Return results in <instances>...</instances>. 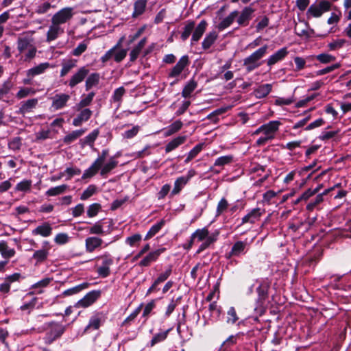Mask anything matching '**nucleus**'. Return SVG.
Instances as JSON below:
<instances>
[{
	"label": "nucleus",
	"instance_id": "47",
	"mask_svg": "<svg viewBox=\"0 0 351 351\" xmlns=\"http://www.w3.org/2000/svg\"><path fill=\"white\" fill-rule=\"evenodd\" d=\"M125 37L122 36L119 40L117 42V43L110 49H109L108 51L106 52V53L101 57V61L103 63L107 62L108 60L112 58V54L114 52V51L117 49H119L121 46V44L124 40Z\"/></svg>",
	"mask_w": 351,
	"mask_h": 351
},
{
	"label": "nucleus",
	"instance_id": "16",
	"mask_svg": "<svg viewBox=\"0 0 351 351\" xmlns=\"http://www.w3.org/2000/svg\"><path fill=\"white\" fill-rule=\"evenodd\" d=\"M89 70L86 66L80 67L70 78L69 86L71 88L75 87L78 84L82 82L86 75L88 74Z\"/></svg>",
	"mask_w": 351,
	"mask_h": 351
},
{
	"label": "nucleus",
	"instance_id": "48",
	"mask_svg": "<svg viewBox=\"0 0 351 351\" xmlns=\"http://www.w3.org/2000/svg\"><path fill=\"white\" fill-rule=\"evenodd\" d=\"M197 86V82L194 80H191L183 88L182 91V96L184 98L190 97L191 93L195 90Z\"/></svg>",
	"mask_w": 351,
	"mask_h": 351
},
{
	"label": "nucleus",
	"instance_id": "5",
	"mask_svg": "<svg viewBox=\"0 0 351 351\" xmlns=\"http://www.w3.org/2000/svg\"><path fill=\"white\" fill-rule=\"evenodd\" d=\"M95 268L99 277L106 278L111 273L110 267L114 264V258L108 252H105L103 254L95 258Z\"/></svg>",
	"mask_w": 351,
	"mask_h": 351
},
{
	"label": "nucleus",
	"instance_id": "43",
	"mask_svg": "<svg viewBox=\"0 0 351 351\" xmlns=\"http://www.w3.org/2000/svg\"><path fill=\"white\" fill-rule=\"evenodd\" d=\"M125 93V89L123 86H120L116 88L114 90V93L112 95L110 101L112 103H116L117 104V108H119L122 101V97Z\"/></svg>",
	"mask_w": 351,
	"mask_h": 351
},
{
	"label": "nucleus",
	"instance_id": "1",
	"mask_svg": "<svg viewBox=\"0 0 351 351\" xmlns=\"http://www.w3.org/2000/svg\"><path fill=\"white\" fill-rule=\"evenodd\" d=\"M108 154L109 150L108 149H102L92 165L84 171L82 179H90L98 172H99L101 176L106 177L118 165V160L114 156H110L107 159Z\"/></svg>",
	"mask_w": 351,
	"mask_h": 351
},
{
	"label": "nucleus",
	"instance_id": "60",
	"mask_svg": "<svg viewBox=\"0 0 351 351\" xmlns=\"http://www.w3.org/2000/svg\"><path fill=\"white\" fill-rule=\"evenodd\" d=\"M195 23L190 21L184 26V30L181 34V38L182 40H186L191 34V32L194 29Z\"/></svg>",
	"mask_w": 351,
	"mask_h": 351
},
{
	"label": "nucleus",
	"instance_id": "20",
	"mask_svg": "<svg viewBox=\"0 0 351 351\" xmlns=\"http://www.w3.org/2000/svg\"><path fill=\"white\" fill-rule=\"evenodd\" d=\"M165 248L158 249L154 251L150 252L145 256L138 263L140 267H148L152 263L157 261L160 254L164 252Z\"/></svg>",
	"mask_w": 351,
	"mask_h": 351
},
{
	"label": "nucleus",
	"instance_id": "7",
	"mask_svg": "<svg viewBox=\"0 0 351 351\" xmlns=\"http://www.w3.org/2000/svg\"><path fill=\"white\" fill-rule=\"evenodd\" d=\"M269 289V284L266 281L261 282L258 287L256 288L258 297L256 300L254 311L260 316L263 315L265 312V302L268 298Z\"/></svg>",
	"mask_w": 351,
	"mask_h": 351
},
{
	"label": "nucleus",
	"instance_id": "3",
	"mask_svg": "<svg viewBox=\"0 0 351 351\" xmlns=\"http://www.w3.org/2000/svg\"><path fill=\"white\" fill-rule=\"evenodd\" d=\"M219 234V232L218 230L210 233L207 227L197 229L191 236L195 241L202 242L199 246L196 254H200L211 244L214 243L217 240Z\"/></svg>",
	"mask_w": 351,
	"mask_h": 351
},
{
	"label": "nucleus",
	"instance_id": "23",
	"mask_svg": "<svg viewBox=\"0 0 351 351\" xmlns=\"http://www.w3.org/2000/svg\"><path fill=\"white\" fill-rule=\"evenodd\" d=\"M51 282V278H43L38 282L32 285L31 289L32 291L28 292L26 296L32 295L35 294H41L44 293V289L46 288L49 283Z\"/></svg>",
	"mask_w": 351,
	"mask_h": 351
},
{
	"label": "nucleus",
	"instance_id": "58",
	"mask_svg": "<svg viewBox=\"0 0 351 351\" xmlns=\"http://www.w3.org/2000/svg\"><path fill=\"white\" fill-rule=\"evenodd\" d=\"M88 284L86 282L80 284L77 286H75L74 287H72L71 289H66L64 291L63 294L64 295H71L73 294H76L79 293L80 291H82L83 289H85L88 287Z\"/></svg>",
	"mask_w": 351,
	"mask_h": 351
},
{
	"label": "nucleus",
	"instance_id": "22",
	"mask_svg": "<svg viewBox=\"0 0 351 351\" xmlns=\"http://www.w3.org/2000/svg\"><path fill=\"white\" fill-rule=\"evenodd\" d=\"M247 243L246 241H239L235 242L230 252L227 255V258L232 256H240L241 255L245 254L246 252V248Z\"/></svg>",
	"mask_w": 351,
	"mask_h": 351
},
{
	"label": "nucleus",
	"instance_id": "46",
	"mask_svg": "<svg viewBox=\"0 0 351 351\" xmlns=\"http://www.w3.org/2000/svg\"><path fill=\"white\" fill-rule=\"evenodd\" d=\"M95 97V93L90 92L86 95H82V99L80 102L76 105V110H80L82 108H84L88 106H89Z\"/></svg>",
	"mask_w": 351,
	"mask_h": 351
},
{
	"label": "nucleus",
	"instance_id": "14",
	"mask_svg": "<svg viewBox=\"0 0 351 351\" xmlns=\"http://www.w3.org/2000/svg\"><path fill=\"white\" fill-rule=\"evenodd\" d=\"M51 247L49 242L45 241L43 243L42 248L34 252L32 258L35 260L36 265L45 262L48 258Z\"/></svg>",
	"mask_w": 351,
	"mask_h": 351
},
{
	"label": "nucleus",
	"instance_id": "10",
	"mask_svg": "<svg viewBox=\"0 0 351 351\" xmlns=\"http://www.w3.org/2000/svg\"><path fill=\"white\" fill-rule=\"evenodd\" d=\"M195 174L196 171L194 169H189L186 176H180L176 178L174 182L173 189L171 192V196L179 194Z\"/></svg>",
	"mask_w": 351,
	"mask_h": 351
},
{
	"label": "nucleus",
	"instance_id": "53",
	"mask_svg": "<svg viewBox=\"0 0 351 351\" xmlns=\"http://www.w3.org/2000/svg\"><path fill=\"white\" fill-rule=\"evenodd\" d=\"M217 34L215 32H210L204 38L202 42V47L204 49H209L211 45L214 43L215 40L217 39Z\"/></svg>",
	"mask_w": 351,
	"mask_h": 351
},
{
	"label": "nucleus",
	"instance_id": "36",
	"mask_svg": "<svg viewBox=\"0 0 351 351\" xmlns=\"http://www.w3.org/2000/svg\"><path fill=\"white\" fill-rule=\"evenodd\" d=\"M147 0H136L134 3V11L132 14L133 18L142 15L146 9Z\"/></svg>",
	"mask_w": 351,
	"mask_h": 351
},
{
	"label": "nucleus",
	"instance_id": "27",
	"mask_svg": "<svg viewBox=\"0 0 351 351\" xmlns=\"http://www.w3.org/2000/svg\"><path fill=\"white\" fill-rule=\"evenodd\" d=\"M187 136L185 135L178 136L171 140L165 146V152L169 153L176 149H177L179 146L184 144L186 141Z\"/></svg>",
	"mask_w": 351,
	"mask_h": 351
},
{
	"label": "nucleus",
	"instance_id": "56",
	"mask_svg": "<svg viewBox=\"0 0 351 351\" xmlns=\"http://www.w3.org/2000/svg\"><path fill=\"white\" fill-rule=\"evenodd\" d=\"M170 329H168L165 331L158 332L156 334L152 339L150 341V346H154L155 344L163 341L167 337L169 332Z\"/></svg>",
	"mask_w": 351,
	"mask_h": 351
},
{
	"label": "nucleus",
	"instance_id": "8",
	"mask_svg": "<svg viewBox=\"0 0 351 351\" xmlns=\"http://www.w3.org/2000/svg\"><path fill=\"white\" fill-rule=\"evenodd\" d=\"M332 3L328 0H319L317 3L311 4L306 12L308 19L319 18L331 10Z\"/></svg>",
	"mask_w": 351,
	"mask_h": 351
},
{
	"label": "nucleus",
	"instance_id": "39",
	"mask_svg": "<svg viewBox=\"0 0 351 351\" xmlns=\"http://www.w3.org/2000/svg\"><path fill=\"white\" fill-rule=\"evenodd\" d=\"M146 44V38H143L131 50L130 53V60L131 62L135 61L141 53L143 48Z\"/></svg>",
	"mask_w": 351,
	"mask_h": 351
},
{
	"label": "nucleus",
	"instance_id": "12",
	"mask_svg": "<svg viewBox=\"0 0 351 351\" xmlns=\"http://www.w3.org/2000/svg\"><path fill=\"white\" fill-rule=\"evenodd\" d=\"M101 296V291L93 290L87 293L81 300L75 304V308H87L95 303Z\"/></svg>",
	"mask_w": 351,
	"mask_h": 351
},
{
	"label": "nucleus",
	"instance_id": "41",
	"mask_svg": "<svg viewBox=\"0 0 351 351\" xmlns=\"http://www.w3.org/2000/svg\"><path fill=\"white\" fill-rule=\"evenodd\" d=\"M272 86L270 84H265L259 86L255 90L254 93L257 98H264L267 96L271 91Z\"/></svg>",
	"mask_w": 351,
	"mask_h": 351
},
{
	"label": "nucleus",
	"instance_id": "55",
	"mask_svg": "<svg viewBox=\"0 0 351 351\" xmlns=\"http://www.w3.org/2000/svg\"><path fill=\"white\" fill-rule=\"evenodd\" d=\"M36 90L33 88L22 87L19 89L16 95V97L19 99L27 97L29 95H34Z\"/></svg>",
	"mask_w": 351,
	"mask_h": 351
},
{
	"label": "nucleus",
	"instance_id": "29",
	"mask_svg": "<svg viewBox=\"0 0 351 351\" xmlns=\"http://www.w3.org/2000/svg\"><path fill=\"white\" fill-rule=\"evenodd\" d=\"M51 233L52 227L47 222L42 223L32 231V234L33 235H40L43 237H48L51 234Z\"/></svg>",
	"mask_w": 351,
	"mask_h": 351
},
{
	"label": "nucleus",
	"instance_id": "30",
	"mask_svg": "<svg viewBox=\"0 0 351 351\" xmlns=\"http://www.w3.org/2000/svg\"><path fill=\"white\" fill-rule=\"evenodd\" d=\"M104 322V316L102 313H97L93 315L89 320L88 324L86 327V330L93 329L97 330L100 327L102 322Z\"/></svg>",
	"mask_w": 351,
	"mask_h": 351
},
{
	"label": "nucleus",
	"instance_id": "52",
	"mask_svg": "<svg viewBox=\"0 0 351 351\" xmlns=\"http://www.w3.org/2000/svg\"><path fill=\"white\" fill-rule=\"evenodd\" d=\"M99 81V75L98 73H94L90 74L86 80V90H88L90 88L95 86Z\"/></svg>",
	"mask_w": 351,
	"mask_h": 351
},
{
	"label": "nucleus",
	"instance_id": "15",
	"mask_svg": "<svg viewBox=\"0 0 351 351\" xmlns=\"http://www.w3.org/2000/svg\"><path fill=\"white\" fill-rule=\"evenodd\" d=\"M189 56L184 55L182 56L176 64L172 68L168 74L169 77H178L189 65Z\"/></svg>",
	"mask_w": 351,
	"mask_h": 351
},
{
	"label": "nucleus",
	"instance_id": "33",
	"mask_svg": "<svg viewBox=\"0 0 351 351\" xmlns=\"http://www.w3.org/2000/svg\"><path fill=\"white\" fill-rule=\"evenodd\" d=\"M99 134V129L93 130L90 134H88L86 137L81 139L80 143L81 147H84L86 145H88L90 147L94 146V143L97 138Z\"/></svg>",
	"mask_w": 351,
	"mask_h": 351
},
{
	"label": "nucleus",
	"instance_id": "4",
	"mask_svg": "<svg viewBox=\"0 0 351 351\" xmlns=\"http://www.w3.org/2000/svg\"><path fill=\"white\" fill-rule=\"evenodd\" d=\"M281 123L279 121H270L257 128L254 134H261L256 140L258 145H265L268 141H271L276 136Z\"/></svg>",
	"mask_w": 351,
	"mask_h": 351
},
{
	"label": "nucleus",
	"instance_id": "44",
	"mask_svg": "<svg viewBox=\"0 0 351 351\" xmlns=\"http://www.w3.org/2000/svg\"><path fill=\"white\" fill-rule=\"evenodd\" d=\"M77 60L69 59L64 60L62 63V69L60 71V77L65 76L72 69L76 66Z\"/></svg>",
	"mask_w": 351,
	"mask_h": 351
},
{
	"label": "nucleus",
	"instance_id": "50",
	"mask_svg": "<svg viewBox=\"0 0 351 351\" xmlns=\"http://www.w3.org/2000/svg\"><path fill=\"white\" fill-rule=\"evenodd\" d=\"M67 189L68 186L66 184H62L50 188L46 191L45 194L47 196H56L64 193Z\"/></svg>",
	"mask_w": 351,
	"mask_h": 351
},
{
	"label": "nucleus",
	"instance_id": "32",
	"mask_svg": "<svg viewBox=\"0 0 351 351\" xmlns=\"http://www.w3.org/2000/svg\"><path fill=\"white\" fill-rule=\"evenodd\" d=\"M0 254L6 261L14 256L16 251L14 248L10 247L6 241H0Z\"/></svg>",
	"mask_w": 351,
	"mask_h": 351
},
{
	"label": "nucleus",
	"instance_id": "24",
	"mask_svg": "<svg viewBox=\"0 0 351 351\" xmlns=\"http://www.w3.org/2000/svg\"><path fill=\"white\" fill-rule=\"evenodd\" d=\"M288 54V50L287 47H282L278 49L274 54L269 56L267 59L266 62L269 66H271L277 62L282 60Z\"/></svg>",
	"mask_w": 351,
	"mask_h": 351
},
{
	"label": "nucleus",
	"instance_id": "38",
	"mask_svg": "<svg viewBox=\"0 0 351 351\" xmlns=\"http://www.w3.org/2000/svg\"><path fill=\"white\" fill-rule=\"evenodd\" d=\"M207 23L204 20H202L196 27L195 31L192 35L191 43L197 42L203 34L204 33L206 28Z\"/></svg>",
	"mask_w": 351,
	"mask_h": 351
},
{
	"label": "nucleus",
	"instance_id": "40",
	"mask_svg": "<svg viewBox=\"0 0 351 351\" xmlns=\"http://www.w3.org/2000/svg\"><path fill=\"white\" fill-rule=\"evenodd\" d=\"M13 84L10 80L5 81L0 87V100L3 101H8V94L11 90Z\"/></svg>",
	"mask_w": 351,
	"mask_h": 351
},
{
	"label": "nucleus",
	"instance_id": "13",
	"mask_svg": "<svg viewBox=\"0 0 351 351\" xmlns=\"http://www.w3.org/2000/svg\"><path fill=\"white\" fill-rule=\"evenodd\" d=\"M221 314V308L218 306L216 302H211L208 306V312L206 311L203 317L205 319L204 326L218 320Z\"/></svg>",
	"mask_w": 351,
	"mask_h": 351
},
{
	"label": "nucleus",
	"instance_id": "49",
	"mask_svg": "<svg viewBox=\"0 0 351 351\" xmlns=\"http://www.w3.org/2000/svg\"><path fill=\"white\" fill-rule=\"evenodd\" d=\"M229 208V204L225 197H222L217 204L215 217H219Z\"/></svg>",
	"mask_w": 351,
	"mask_h": 351
},
{
	"label": "nucleus",
	"instance_id": "18",
	"mask_svg": "<svg viewBox=\"0 0 351 351\" xmlns=\"http://www.w3.org/2000/svg\"><path fill=\"white\" fill-rule=\"evenodd\" d=\"M265 213L264 209H261L260 208H256L252 209L250 212L247 213L243 218H242V224L244 223H254L256 221H258L262 215Z\"/></svg>",
	"mask_w": 351,
	"mask_h": 351
},
{
	"label": "nucleus",
	"instance_id": "54",
	"mask_svg": "<svg viewBox=\"0 0 351 351\" xmlns=\"http://www.w3.org/2000/svg\"><path fill=\"white\" fill-rule=\"evenodd\" d=\"M239 320L237 311L234 307L231 306L227 311L226 323L228 324H234Z\"/></svg>",
	"mask_w": 351,
	"mask_h": 351
},
{
	"label": "nucleus",
	"instance_id": "9",
	"mask_svg": "<svg viewBox=\"0 0 351 351\" xmlns=\"http://www.w3.org/2000/svg\"><path fill=\"white\" fill-rule=\"evenodd\" d=\"M74 16V10L71 7H65L56 12L51 17V22L61 26L69 22Z\"/></svg>",
	"mask_w": 351,
	"mask_h": 351
},
{
	"label": "nucleus",
	"instance_id": "57",
	"mask_svg": "<svg viewBox=\"0 0 351 351\" xmlns=\"http://www.w3.org/2000/svg\"><path fill=\"white\" fill-rule=\"evenodd\" d=\"M97 191V187L94 184H90L82 193L80 199L86 200L95 194Z\"/></svg>",
	"mask_w": 351,
	"mask_h": 351
},
{
	"label": "nucleus",
	"instance_id": "51",
	"mask_svg": "<svg viewBox=\"0 0 351 351\" xmlns=\"http://www.w3.org/2000/svg\"><path fill=\"white\" fill-rule=\"evenodd\" d=\"M347 44V41L343 38H338L332 40L328 44V47L330 51H336L343 47Z\"/></svg>",
	"mask_w": 351,
	"mask_h": 351
},
{
	"label": "nucleus",
	"instance_id": "64",
	"mask_svg": "<svg viewBox=\"0 0 351 351\" xmlns=\"http://www.w3.org/2000/svg\"><path fill=\"white\" fill-rule=\"evenodd\" d=\"M70 237L67 233H58L54 237V242L58 245H64L69 243Z\"/></svg>",
	"mask_w": 351,
	"mask_h": 351
},
{
	"label": "nucleus",
	"instance_id": "61",
	"mask_svg": "<svg viewBox=\"0 0 351 351\" xmlns=\"http://www.w3.org/2000/svg\"><path fill=\"white\" fill-rule=\"evenodd\" d=\"M32 186V181L29 180H23L19 182L15 187L17 191L26 192L30 190Z\"/></svg>",
	"mask_w": 351,
	"mask_h": 351
},
{
	"label": "nucleus",
	"instance_id": "21",
	"mask_svg": "<svg viewBox=\"0 0 351 351\" xmlns=\"http://www.w3.org/2000/svg\"><path fill=\"white\" fill-rule=\"evenodd\" d=\"M103 240L97 237H89L85 239V249L87 252H93L96 249L101 247Z\"/></svg>",
	"mask_w": 351,
	"mask_h": 351
},
{
	"label": "nucleus",
	"instance_id": "34",
	"mask_svg": "<svg viewBox=\"0 0 351 351\" xmlns=\"http://www.w3.org/2000/svg\"><path fill=\"white\" fill-rule=\"evenodd\" d=\"M238 16V11L234 10L231 12L228 16L224 18L217 26L219 31H222L229 26L234 22L236 17Z\"/></svg>",
	"mask_w": 351,
	"mask_h": 351
},
{
	"label": "nucleus",
	"instance_id": "26",
	"mask_svg": "<svg viewBox=\"0 0 351 351\" xmlns=\"http://www.w3.org/2000/svg\"><path fill=\"white\" fill-rule=\"evenodd\" d=\"M93 112L89 108L82 109L80 113L73 119L72 124L78 127L82 124L87 121L92 116Z\"/></svg>",
	"mask_w": 351,
	"mask_h": 351
},
{
	"label": "nucleus",
	"instance_id": "25",
	"mask_svg": "<svg viewBox=\"0 0 351 351\" xmlns=\"http://www.w3.org/2000/svg\"><path fill=\"white\" fill-rule=\"evenodd\" d=\"M53 67L49 62L40 63L26 71L27 76L33 78L36 75L44 73L47 69Z\"/></svg>",
	"mask_w": 351,
	"mask_h": 351
},
{
	"label": "nucleus",
	"instance_id": "42",
	"mask_svg": "<svg viewBox=\"0 0 351 351\" xmlns=\"http://www.w3.org/2000/svg\"><path fill=\"white\" fill-rule=\"evenodd\" d=\"M165 221L164 219L160 220L158 222L153 225L149 231L147 232L145 240H148L152 238L154 235H156L165 226Z\"/></svg>",
	"mask_w": 351,
	"mask_h": 351
},
{
	"label": "nucleus",
	"instance_id": "59",
	"mask_svg": "<svg viewBox=\"0 0 351 351\" xmlns=\"http://www.w3.org/2000/svg\"><path fill=\"white\" fill-rule=\"evenodd\" d=\"M88 40H84L80 43L72 51L71 54L74 56H80L88 47Z\"/></svg>",
	"mask_w": 351,
	"mask_h": 351
},
{
	"label": "nucleus",
	"instance_id": "17",
	"mask_svg": "<svg viewBox=\"0 0 351 351\" xmlns=\"http://www.w3.org/2000/svg\"><path fill=\"white\" fill-rule=\"evenodd\" d=\"M64 32V29L62 26L51 22L46 34V41L47 43H51V41L57 39L59 36L62 34Z\"/></svg>",
	"mask_w": 351,
	"mask_h": 351
},
{
	"label": "nucleus",
	"instance_id": "19",
	"mask_svg": "<svg viewBox=\"0 0 351 351\" xmlns=\"http://www.w3.org/2000/svg\"><path fill=\"white\" fill-rule=\"evenodd\" d=\"M70 99V95L65 93L56 94L52 97L51 107L56 110H60L66 106Z\"/></svg>",
	"mask_w": 351,
	"mask_h": 351
},
{
	"label": "nucleus",
	"instance_id": "28",
	"mask_svg": "<svg viewBox=\"0 0 351 351\" xmlns=\"http://www.w3.org/2000/svg\"><path fill=\"white\" fill-rule=\"evenodd\" d=\"M254 10L250 7H245L242 10L237 19V23L239 25H246L248 21L251 19Z\"/></svg>",
	"mask_w": 351,
	"mask_h": 351
},
{
	"label": "nucleus",
	"instance_id": "45",
	"mask_svg": "<svg viewBox=\"0 0 351 351\" xmlns=\"http://www.w3.org/2000/svg\"><path fill=\"white\" fill-rule=\"evenodd\" d=\"M85 132L86 129H80L73 131L64 137L63 141L66 144H70L72 142L75 141L76 139H77L79 137L82 136Z\"/></svg>",
	"mask_w": 351,
	"mask_h": 351
},
{
	"label": "nucleus",
	"instance_id": "31",
	"mask_svg": "<svg viewBox=\"0 0 351 351\" xmlns=\"http://www.w3.org/2000/svg\"><path fill=\"white\" fill-rule=\"evenodd\" d=\"M38 100L36 98L27 99L21 103L19 112L21 114H26L32 111L38 105Z\"/></svg>",
	"mask_w": 351,
	"mask_h": 351
},
{
	"label": "nucleus",
	"instance_id": "37",
	"mask_svg": "<svg viewBox=\"0 0 351 351\" xmlns=\"http://www.w3.org/2000/svg\"><path fill=\"white\" fill-rule=\"evenodd\" d=\"M341 185V184H337L333 187L330 188L328 189L325 190V191L323 193V194H319L316 196L315 199L309 202L306 206V209L309 211H312L317 205L319 204L323 201V195L328 194L330 191H332L335 187H339Z\"/></svg>",
	"mask_w": 351,
	"mask_h": 351
},
{
	"label": "nucleus",
	"instance_id": "35",
	"mask_svg": "<svg viewBox=\"0 0 351 351\" xmlns=\"http://www.w3.org/2000/svg\"><path fill=\"white\" fill-rule=\"evenodd\" d=\"M183 126V123L180 120H176L164 129V136H170L179 132Z\"/></svg>",
	"mask_w": 351,
	"mask_h": 351
},
{
	"label": "nucleus",
	"instance_id": "63",
	"mask_svg": "<svg viewBox=\"0 0 351 351\" xmlns=\"http://www.w3.org/2000/svg\"><path fill=\"white\" fill-rule=\"evenodd\" d=\"M24 276L21 273H14L11 275L6 276L4 278L5 281L10 285L14 282H20L22 279H24Z\"/></svg>",
	"mask_w": 351,
	"mask_h": 351
},
{
	"label": "nucleus",
	"instance_id": "62",
	"mask_svg": "<svg viewBox=\"0 0 351 351\" xmlns=\"http://www.w3.org/2000/svg\"><path fill=\"white\" fill-rule=\"evenodd\" d=\"M142 239V236L140 234H134L125 239V243L130 247L136 246Z\"/></svg>",
	"mask_w": 351,
	"mask_h": 351
},
{
	"label": "nucleus",
	"instance_id": "2",
	"mask_svg": "<svg viewBox=\"0 0 351 351\" xmlns=\"http://www.w3.org/2000/svg\"><path fill=\"white\" fill-rule=\"evenodd\" d=\"M33 33L34 32L31 34L24 33L17 39V49L22 54L21 58L24 62H30L36 56L37 48L34 45Z\"/></svg>",
	"mask_w": 351,
	"mask_h": 351
},
{
	"label": "nucleus",
	"instance_id": "11",
	"mask_svg": "<svg viewBox=\"0 0 351 351\" xmlns=\"http://www.w3.org/2000/svg\"><path fill=\"white\" fill-rule=\"evenodd\" d=\"M49 329L46 333L45 341L47 343H51L64 332L65 326L62 324L56 322L49 323Z\"/></svg>",
	"mask_w": 351,
	"mask_h": 351
},
{
	"label": "nucleus",
	"instance_id": "6",
	"mask_svg": "<svg viewBox=\"0 0 351 351\" xmlns=\"http://www.w3.org/2000/svg\"><path fill=\"white\" fill-rule=\"evenodd\" d=\"M267 45H265L243 60V66L247 73L252 72L261 65V60L267 53Z\"/></svg>",
	"mask_w": 351,
	"mask_h": 351
}]
</instances>
